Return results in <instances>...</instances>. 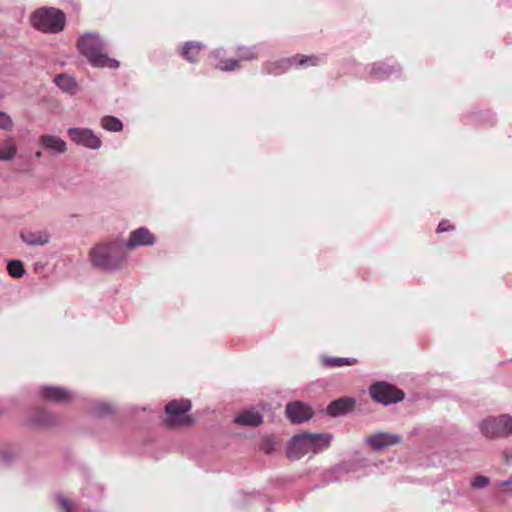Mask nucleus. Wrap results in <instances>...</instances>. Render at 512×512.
Masks as SVG:
<instances>
[{
	"instance_id": "obj_1",
	"label": "nucleus",
	"mask_w": 512,
	"mask_h": 512,
	"mask_svg": "<svg viewBox=\"0 0 512 512\" xmlns=\"http://www.w3.org/2000/svg\"><path fill=\"white\" fill-rule=\"evenodd\" d=\"M92 265L104 271H119L126 267L127 249L122 240L112 239L96 244L89 253Z\"/></svg>"
},
{
	"instance_id": "obj_2",
	"label": "nucleus",
	"mask_w": 512,
	"mask_h": 512,
	"mask_svg": "<svg viewBox=\"0 0 512 512\" xmlns=\"http://www.w3.org/2000/svg\"><path fill=\"white\" fill-rule=\"evenodd\" d=\"M79 52L94 67L118 68L120 63L116 59L109 58L105 52L106 43L97 33H85L78 39Z\"/></svg>"
},
{
	"instance_id": "obj_3",
	"label": "nucleus",
	"mask_w": 512,
	"mask_h": 512,
	"mask_svg": "<svg viewBox=\"0 0 512 512\" xmlns=\"http://www.w3.org/2000/svg\"><path fill=\"white\" fill-rule=\"evenodd\" d=\"M331 440L330 434L303 433L295 435L287 449L288 457L300 459L309 453H320L329 447Z\"/></svg>"
},
{
	"instance_id": "obj_4",
	"label": "nucleus",
	"mask_w": 512,
	"mask_h": 512,
	"mask_svg": "<svg viewBox=\"0 0 512 512\" xmlns=\"http://www.w3.org/2000/svg\"><path fill=\"white\" fill-rule=\"evenodd\" d=\"M31 25L44 33H58L65 25L63 12L52 7H43L35 10L30 16Z\"/></svg>"
},
{
	"instance_id": "obj_5",
	"label": "nucleus",
	"mask_w": 512,
	"mask_h": 512,
	"mask_svg": "<svg viewBox=\"0 0 512 512\" xmlns=\"http://www.w3.org/2000/svg\"><path fill=\"white\" fill-rule=\"evenodd\" d=\"M191 409V402L187 399H179L170 401L165 412L167 418L166 425L169 427L189 426L193 423V419L187 412Z\"/></svg>"
},
{
	"instance_id": "obj_6",
	"label": "nucleus",
	"mask_w": 512,
	"mask_h": 512,
	"mask_svg": "<svg viewBox=\"0 0 512 512\" xmlns=\"http://www.w3.org/2000/svg\"><path fill=\"white\" fill-rule=\"evenodd\" d=\"M480 431L487 437H503L512 434V417L507 414L488 417L479 423Z\"/></svg>"
},
{
	"instance_id": "obj_7",
	"label": "nucleus",
	"mask_w": 512,
	"mask_h": 512,
	"mask_svg": "<svg viewBox=\"0 0 512 512\" xmlns=\"http://www.w3.org/2000/svg\"><path fill=\"white\" fill-rule=\"evenodd\" d=\"M371 398L383 405L397 403L404 398V393L386 382H377L369 389Z\"/></svg>"
},
{
	"instance_id": "obj_8",
	"label": "nucleus",
	"mask_w": 512,
	"mask_h": 512,
	"mask_svg": "<svg viewBox=\"0 0 512 512\" xmlns=\"http://www.w3.org/2000/svg\"><path fill=\"white\" fill-rule=\"evenodd\" d=\"M67 134L76 145L91 150H98L102 146L101 138L89 128L72 127L67 130Z\"/></svg>"
},
{
	"instance_id": "obj_9",
	"label": "nucleus",
	"mask_w": 512,
	"mask_h": 512,
	"mask_svg": "<svg viewBox=\"0 0 512 512\" xmlns=\"http://www.w3.org/2000/svg\"><path fill=\"white\" fill-rule=\"evenodd\" d=\"M38 395L41 400L56 404H68L75 399L73 392L61 386H41Z\"/></svg>"
},
{
	"instance_id": "obj_10",
	"label": "nucleus",
	"mask_w": 512,
	"mask_h": 512,
	"mask_svg": "<svg viewBox=\"0 0 512 512\" xmlns=\"http://www.w3.org/2000/svg\"><path fill=\"white\" fill-rule=\"evenodd\" d=\"M401 72V67L398 64H389L387 62H375L369 67V71L364 78L371 81L388 80L392 76L398 77Z\"/></svg>"
},
{
	"instance_id": "obj_11",
	"label": "nucleus",
	"mask_w": 512,
	"mask_h": 512,
	"mask_svg": "<svg viewBox=\"0 0 512 512\" xmlns=\"http://www.w3.org/2000/svg\"><path fill=\"white\" fill-rule=\"evenodd\" d=\"M127 251L139 246H153L156 237L146 227H139L130 232L128 240L123 241Z\"/></svg>"
},
{
	"instance_id": "obj_12",
	"label": "nucleus",
	"mask_w": 512,
	"mask_h": 512,
	"mask_svg": "<svg viewBox=\"0 0 512 512\" xmlns=\"http://www.w3.org/2000/svg\"><path fill=\"white\" fill-rule=\"evenodd\" d=\"M285 413L287 418L294 424L308 421L313 416L311 408L300 401L288 403Z\"/></svg>"
},
{
	"instance_id": "obj_13",
	"label": "nucleus",
	"mask_w": 512,
	"mask_h": 512,
	"mask_svg": "<svg viewBox=\"0 0 512 512\" xmlns=\"http://www.w3.org/2000/svg\"><path fill=\"white\" fill-rule=\"evenodd\" d=\"M402 437L392 433H377L366 438V442L375 451L383 450L387 447L400 443Z\"/></svg>"
},
{
	"instance_id": "obj_14",
	"label": "nucleus",
	"mask_w": 512,
	"mask_h": 512,
	"mask_svg": "<svg viewBox=\"0 0 512 512\" xmlns=\"http://www.w3.org/2000/svg\"><path fill=\"white\" fill-rule=\"evenodd\" d=\"M38 144L55 155L63 154L67 150L66 142L57 135L44 134L39 137Z\"/></svg>"
},
{
	"instance_id": "obj_15",
	"label": "nucleus",
	"mask_w": 512,
	"mask_h": 512,
	"mask_svg": "<svg viewBox=\"0 0 512 512\" xmlns=\"http://www.w3.org/2000/svg\"><path fill=\"white\" fill-rule=\"evenodd\" d=\"M20 239L28 246H45L50 242L51 236L46 230H23Z\"/></svg>"
},
{
	"instance_id": "obj_16",
	"label": "nucleus",
	"mask_w": 512,
	"mask_h": 512,
	"mask_svg": "<svg viewBox=\"0 0 512 512\" xmlns=\"http://www.w3.org/2000/svg\"><path fill=\"white\" fill-rule=\"evenodd\" d=\"M324 61H325L324 56H316V55L307 56V55L297 54L290 58H286V60L283 61L282 63H284V64L294 63V66L306 68V67H310V66L321 65L322 63H324Z\"/></svg>"
},
{
	"instance_id": "obj_17",
	"label": "nucleus",
	"mask_w": 512,
	"mask_h": 512,
	"mask_svg": "<svg viewBox=\"0 0 512 512\" xmlns=\"http://www.w3.org/2000/svg\"><path fill=\"white\" fill-rule=\"evenodd\" d=\"M355 404V400L351 398H340L332 401L327 407V413L330 416L337 417L351 411Z\"/></svg>"
},
{
	"instance_id": "obj_18",
	"label": "nucleus",
	"mask_w": 512,
	"mask_h": 512,
	"mask_svg": "<svg viewBox=\"0 0 512 512\" xmlns=\"http://www.w3.org/2000/svg\"><path fill=\"white\" fill-rule=\"evenodd\" d=\"M17 144L13 136H7L0 141V161H11L17 155Z\"/></svg>"
},
{
	"instance_id": "obj_19",
	"label": "nucleus",
	"mask_w": 512,
	"mask_h": 512,
	"mask_svg": "<svg viewBox=\"0 0 512 512\" xmlns=\"http://www.w3.org/2000/svg\"><path fill=\"white\" fill-rule=\"evenodd\" d=\"M262 421V415L255 409L243 411L235 418V422L242 426H258Z\"/></svg>"
},
{
	"instance_id": "obj_20",
	"label": "nucleus",
	"mask_w": 512,
	"mask_h": 512,
	"mask_svg": "<svg viewBox=\"0 0 512 512\" xmlns=\"http://www.w3.org/2000/svg\"><path fill=\"white\" fill-rule=\"evenodd\" d=\"M204 45L197 41H188L183 44L181 55L189 62L195 63L198 61L199 53Z\"/></svg>"
},
{
	"instance_id": "obj_21",
	"label": "nucleus",
	"mask_w": 512,
	"mask_h": 512,
	"mask_svg": "<svg viewBox=\"0 0 512 512\" xmlns=\"http://www.w3.org/2000/svg\"><path fill=\"white\" fill-rule=\"evenodd\" d=\"M55 84L59 89L63 92L68 93L70 95L76 94L78 87L76 80L67 74L57 75L54 79Z\"/></svg>"
},
{
	"instance_id": "obj_22",
	"label": "nucleus",
	"mask_w": 512,
	"mask_h": 512,
	"mask_svg": "<svg viewBox=\"0 0 512 512\" xmlns=\"http://www.w3.org/2000/svg\"><path fill=\"white\" fill-rule=\"evenodd\" d=\"M225 54L223 49H216L213 51V57L217 60L216 66L221 71H233L239 68V60L235 59H222V56Z\"/></svg>"
},
{
	"instance_id": "obj_23",
	"label": "nucleus",
	"mask_w": 512,
	"mask_h": 512,
	"mask_svg": "<svg viewBox=\"0 0 512 512\" xmlns=\"http://www.w3.org/2000/svg\"><path fill=\"white\" fill-rule=\"evenodd\" d=\"M114 411L113 406L105 401H94L89 406V414L93 417L102 418L112 414Z\"/></svg>"
},
{
	"instance_id": "obj_24",
	"label": "nucleus",
	"mask_w": 512,
	"mask_h": 512,
	"mask_svg": "<svg viewBox=\"0 0 512 512\" xmlns=\"http://www.w3.org/2000/svg\"><path fill=\"white\" fill-rule=\"evenodd\" d=\"M33 423L38 426L51 427L58 423V419L49 412L40 411L34 416Z\"/></svg>"
},
{
	"instance_id": "obj_25",
	"label": "nucleus",
	"mask_w": 512,
	"mask_h": 512,
	"mask_svg": "<svg viewBox=\"0 0 512 512\" xmlns=\"http://www.w3.org/2000/svg\"><path fill=\"white\" fill-rule=\"evenodd\" d=\"M101 127L107 131L120 132L123 129V123L114 116H104L100 121Z\"/></svg>"
},
{
	"instance_id": "obj_26",
	"label": "nucleus",
	"mask_w": 512,
	"mask_h": 512,
	"mask_svg": "<svg viewBox=\"0 0 512 512\" xmlns=\"http://www.w3.org/2000/svg\"><path fill=\"white\" fill-rule=\"evenodd\" d=\"M323 362L330 367H341L345 365H355L357 359L352 357H325Z\"/></svg>"
},
{
	"instance_id": "obj_27",
	"label": "nucleus",
	"mask_w": 512,
	"mask_h": 512,
	"mask_svg": "<svg viewBox=\"0 0 512 512\" xmlns=\"http://www.w3.org/2000/svg\"><path fill=\"white\" fill-rule=\"evenodd\" d=\"M285 60L286 59H281L276 62L268 63L267 65H265L264 71L268 74L277 75V74H281V73L287 71L289 69V67L294 66V63H287V64L282 63Z\"/></svg>"
},
{
	"instance_id": "obj_28",
	"label": "nucleus",
	"mask_w": 512,
	"mask_h": 512,
	"mask_svg": "<svg viewBox=\"0 0 512 512\" xmlns=\"http://www.w3.org/2000/svg\"><path fill=\"white\" fill-rule=\"evenodd\" d=\"M7 270L11 277L21 278L26 273L23 263L20 260H9Z\"/></svg>"
},
{
	"instance_id": "obj_29",
	"label": "nucleus",
	"mask_w": 512,
	"mask_h": 512,
	"mask_svg": "<svg viewBox=\"0 0 512 512\" xmlns=\"http://www.w3.org/2000/svg\"><path fill=\"white\" fill-rule=\"evenodd\" d=\"M57 504L59 505L62 512H75V505L72 501L63 495H57L55 497Z\"/></svg>"
},
{
	"instance_id": "obj_30",
	"label": "nucleus",
	"mask_w": 512,
	"mask_h": 512,
	"mask_svg": "<svg viewBox=\"0 0 512 512\" xmlns=\"http://www.w3.org/2000/svg\"><path fill=\"white\" fill-rule=\"evenodd\" d=\"M490 480L486 476L478 475L471 481V487L474 489H482L489 485Z\"/></svg>"
},
{
	"instance_id": "obj_31",
	"label": "nucleus",
	"mask_w": 512,
	"mask_h": 512,
	"mask_svg": "<svg viewBox=\"0 0 512 512\" xmlns=\"http://www.w3.org/2000/svg\"><path fill=\"white\" fill-rule=\"evenodd\" d=\"M13 128L12 118L4 111L0 110V129L11 130Z\"/></svg>"
},
{
	"instance_id": "obj_32",
	"label": "nucleus",
	"mask_w": 512,
	"mask_h": 512,
	"mask_svg": "<svg viewBox=\"0 0 512 512\" xmlns=\"http://www.w3.org/2000/svg\"><path fill=\"white\" fill-rule=\"evenodd\" d=\"M256 58L255 47L240 48L239 60H253Z\"/></svg>"
},
{
	"instance_id": "obj_33",
	"label": "nucleus",
	"mask_w": 512,
	"mask_h": 512,
	"mask_svg": "<svg viewBox=\"0 0 512 512\" xmlns=\"http://www.w3.org/2000/svg\"><path fill=\"white\" fill-rule=\"evenodd\" d=\"M15 458V454L10 450H3L0 452V463L8 464Z\"/></svg>"
},
{
	"instance_id": "obj_34",
	"label": "nucleus",
	"mask_w": 512,
	"mask_h": 512,
	"mask_svg": "<svg viewBox=\"0 0 512 512\" xmlns=\"http://www.w3.org/2000/svg\"><path fill=\"white\" fill-rule=\"evenodd\" d=\"M452 230H454V226L448 220H442L437 227L438 233L448 232Z\"/></svg>"
},
{
	"instance_id": "obj_35",
	"label": "nucleus",
	"mask_w": 512,
	"mask_h": 512,
	"mask_svg": "<svg viewBox=\"0 0 512 512\" xmlns=\"http://www.w3.org/2000/svg\"><path fill=\"white\" fill-rule=\"evenodd\" d=\"M511 483H512V480L508 479V480L499 482L498 485L501 487H506V486H509Z\"/></svg>"
},
{
	"instance_id": "obj_36",
	"label": "nucleus",
	"mask_w": 512,
	"mask_h": 512,
	"mask_svg": "<svg viewBox=\"0 0 512 512\" xmlns=\"http://www.w3.org/2000/svg\"><path fill=\"white\" fill-rule=\"evenodd\" d=\"M335 470L338 472H342V471H344V467L342 465H339L335 468Z\"/></svg>"
},
{
	"instance_id": "obj_37",
	"label": "nucleus",
	"mask_w": 512,
	"mask_h": 512,
	"mask_svg": "<svg viewBox=\"0 0 512 512\" xmlns=\"http://www.w3.org/2000/svg\"><path fill=\"white\" fill-rule=\"evenodd\" d=\"M35 157H36V158H41V157H42V152H41V151H37V152L35 153Z\"/></svg>"
}]
</instances>
